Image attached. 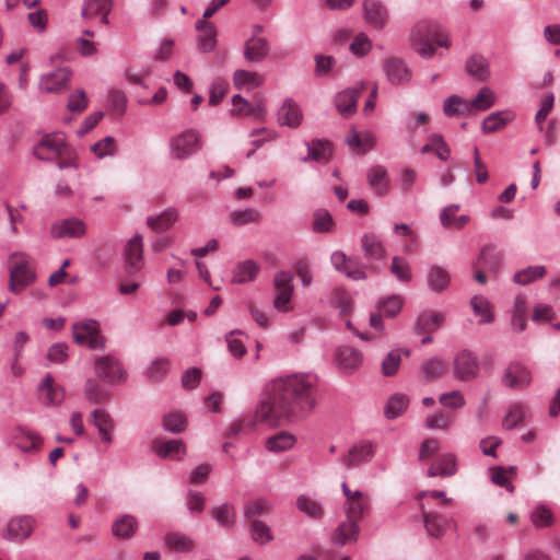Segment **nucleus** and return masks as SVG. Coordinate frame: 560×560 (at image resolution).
Returning a JSON list of instances; mask_svg holds the SVG:
<instances>
[{
  "label": "nucleus",
  "mask_w": 560,
  "mask_h": 560,
  "mask_svg": "<svg viewBox=\"0 0 560 560\" xmlns=\"http://www.w3.org/2000/svg\"><path fill=\"white\" fill-rule=\"evenodd\" d=\"M546 275L545 266H529L517 271L513 280L515 283L526 285L533 281L541 279Z\"/></svg>",
  "instance_id": "nucleus-44"
},
{
  "label": "nucleus",
  "mask_w": 560,
  "mask_h": 560,
  "mask_svg": "<svg viewBox=\"0 0 560 560\" xmlns=\"http://www.w3.org/2000/svg\"><path fill=\"white\" fill-rule=\"evenodd\" d=\"M307 145V156L303 158V162H307L308 160H313L316 162L326 161L331 156V145L328 141L324 140H313L312 142H306Z\"/></svg>",
  "instance_id": "nucleus-40"
},
{
  "label": "nucleus",
  "mask_w": 560,
  "mask_h": 560,
  "mask_svg": "<svg viewBox=\"0 0 560 560\" xmlns=\"http://www.w3.org/2000/svg\"><path fill=\"white\" fill-rule=\"evenodd\" d=\"M298 509L312 518H319L323 514L322 506L315 500L300 495L296 500Z\"/></svg>",
  "instance_id": "nucleus-59"
},
{
  "label": "nucleus",
  "mask_w": 560,
  "mask_h": 560,
  "mask_svg": "<svg viewBox=\"0 0 560 560\" xmlns=\"http://www.w3.org/2000/svg\"><path fill=\"white\" fill-rule=\"evenodd\" d=\"M196 28L199 31L197 38V48L199 51L209 54L215 49L217 46V30L212 22L206 20H198Z\"/></svg>",
  "instance_id": "nucleus-17"
},
{
  "label": "nucleus",
  "mask_w": 560,
  "mask_h": 560,
  "mask_svg": "<svg viewBox=\"0 0 560 560\" xmlns=\"http://www.w3.org/2000/svg\"><path fill=\"white\" fill-rule=\"evenodd\" d=\"M86 399L93 404H100L106 398V394L102 386L94 380H88L84 386Z\"/></svg>",
  "instance_id": "nucleus-64"
},
{
  "label": "nucleus",
  "mask_w": 560,
  "mask_h": 560,
  "mask_svg": "<svg viewBox=\"0 0 560 560\" xmlns=\"http://www.w3.org/2000/svg\"><path fill=\"white\" fill-rule=\"evenodd\" d=\"M448 371V363L439 357L424 361L421 365V373L425 382L443 377Z\"/></svg>",
  "instance_id": "nucleus-33"
},
{
  "label": "nucleus",
  "mask_w": 560,
  "mask_h": 560,
  "mask_svg": "<svg viewBox=\"0 0 560 560\" xmlns=\"http://www.w3.org/2000/svg\"><path fill=\"white\" fill-rule=\"evenodd\" d=\"M164 430L172 433H180L187 428V420L180 412H170L163 417Z\"/></svg>",
  "instance_id": "nucleus-55"
},
{
  "label": "nucleus",
  "mask_w": 560,
  "mask_h": 560,
  "mask_svg": "<svg viewBox=\"0 0 560 560\" xmlns=\"http://www.w3.org/2000/svg\"><path fill=\"white\" fill-rule=\"evenodd\" d=\"M453 373L455 378L462 382L475 380L479 373L477 357L468 350L458 352L453 361Z\"/></svg>",
  "instance_id": "nucleus-7"
},
{
  "label": "nucleus",
  "mask_w": 560,
  "mask_h": 560,
  "mask_svg": "<svg viewBox=\"0 0 560 560\" xmlns=\"http://www.w3.org/2000/svg\"><path fill=\"white\" fill-rule=\"evenodd\" d=\"M373 454V445L370 442L362 441L349 450L348 455L343 458V464L347 468L357 467L371 460Z\"/></svg>",
  "instance_id": "nucleus-22"
},
{
  "label": "nucleus",
  "mask_w": 560,
  "mask_h": 560,
  "mask_svg": "<svg viewBox=\"0 0 560 560\" xmlns=\"http://www.w3.org/2000/svg\"><path fill=\"white\" fill-rule=\"evenodd\" d=\"M470 305L475 315L480 316V325L493 322V314L490 310V304L487 299L481 295H476L471 299Z\"/></svg>",
  "instance_id": "nucleus-45"
},
{
  "label": "nucleus",
  "mask_w": 560,
  "mask_h": 560,
  "mask_svg": "<svg viewBox=\"0 0 560 560\" xmlns=\"http://www.w3.org/2000/svg\"><path fill=\"white\" fill-rule=\"evenodd\" d=\"M177 218V211L173 208H168L159 215L148 217L147 224L154 232L161 233L170 229L176 222Z\"/></svg>",
  "instance_id": "nucleus-39"
},
{
  "label": "nucleus",
  "mask_w": 560,
  "mask_h": 560,
  "mask_svg": "<svg viewBox=\"0 0 560 560\" xmlns=\"http://www.w3.org/2000/svg\"><path fill=\"white\" fill-rule=\"evenodd\" d=\"M33 154L44 162H50L69 155L66 137L58 132L43 136L34 147Z\"/></svg>",
  "instance_id": "nucleus-4"
},
{
  "label": "nucleus",
  "mask_w": 560,
  "mask_h": 560,
  "mask_svg": "<svg viewBox=\"0 0 560 560\" xmlns=\"http://www.w3.org/2000/svg\"><path fill=\"white\" fill-rule=\"evenodd\" d=\"M465 71L477 81H486L490 77L489 62L481 55H472L466 60Z\"/></svg>",
  "instance_id": "nucleus-30"
},
{
  "label": "nucleus",
  "mask_w": 560,
  "mask_h": 560,
  "mask_svg": "<svg viewBox=\"0 0 560 560\" xmlns=\"http://www.w3.org/2000/svg\"><path fill=\"white\" fill-rule=\"evenodd\" d=\"M495 96L491 89L483 86L478 94L469 102L470 107H475L476 112H483L494 105Z\"/></svg>",
  "instance_id": "nucleus-49"
},
{
  "label": "nucleus",
  "mask_w": 560,
  "mask_h": 560,
  "mask_svg": "<svg viewBox=\"0 0 560 560\" xmlns=\"http://www.w3.org/2000/svg\"><path fill=\"white\" fill-rule=\"evenodd\" d=\"M361 248L368 260L377 261L386 257V249L383 242L381 237L374 233H364L362 235Z\"/></svg>",
  "instance_id": "nucleus-19"
},
{
  "label": "nucleus",
  "mask_w": 560,
  "mask_h": 560,
  "mask_svg": "<svg viewBox=\"0 0 560 560\" xmlns=\"http://www.w3.org/2000/svg\"><path fill=\"white\" fill-rule=\"evenodd\" d=\"M383 70L393 84H402L410 80V71L404 60L389 57L383 61Z\"/></svg>",
  "instance_id": "nucleus-15"
},
{
  "label": "nucleus",
  "mask_w": 560,
  "mask_h": 560,
  "mask_svg": "<svg viewBox=\"0 0 560 560\" xmlns=\"http://www.w3.org/2000/svg\"><path fill=\"white\" fill-rule=\"evenodd\" d=\"M444 322V315L441 312L433 313H422L419 315L416 325L415 331L417 334H431L438 330Z\"/></svg>",
  "instance_id": "nucleus-37"
},
{
  "label": "nucleus",
  "mask_w": 560,
  "mask_h": 560,
  "mask_svg": "<svg viewBox=\"0 0 560 560\" xmlns=\"http://www.w3.org/2000/svg\"><path fill=\"white\" fill-rule=\"evenodd\" d=\"M331 214L326 209H317L313 214V231L315 233H328L334 228Z\"/></svg>",
  "instance_id": "nucleus-52"
},
{
  "label": "nucleus",
  "mask_w": 560,
  "mask_h": 560,
  "mask_svg": "<svg viewBox=\"0 0 560 560\" xmlns=\"http://www.w3.org/2000/svg\"><path fill=\"white\" fill-rule=\"evenodd\" d=\"M95 373L108 383L120 382L125 377V371L120 363L110 355L98 358L95 361Z\"/></svg>",
  "instance_id": "nucleus-14"
},
{
  "label": "nucleus",
  "mask_w": 560,
  "mask_h": 560,
  "mask_svg": "<svg viewBox=\"0 0 560 560\" xmlns=\"http://www.w3.org/2000/svg\"><path fill=\"white\" fill-rule=\"evenodd\" d=\"M125 268L127 273L133 275L143 267V244L140 235H135L124 248Z\"/></svg>",
  "instance_id": "nucleus-11"
},
{
  "label": "nucleus",
  "mask_w": 560,
  "mask_h": 560,
  "mask_svg": "<svg viewBox=\"0 0 560 560\" xmlns=\"http://www.w3.org/2000/svg\"><path fill=\"white\" fill-rule=\"evenodd\" d=\"M210 513L217 523L225 529H231L235 525L236 512L234 506L229 503L212 508Z\"/></svg>",
  "instance_id": "nucleus-41"
},
{
  "label": "nucleus",
  "mask_w": 560,
  "mask_h": 560,
  "mask_svg": "<svg viewBox=\"0 0 560 560\" xmlns=\"http://www.w3.org/2000/svg\"><path fill=\"white\" fill-rule=\"evenodd\" d=\"M422 517L428 535L434 538H441L451 527H455L456 523L452 517H446L435 512H427L421 505Z\"/></svg>",
  "instance_id": "nucleus-13"
},
{
  "label": "nucleus",
  "mask_w": 560,
  "mask_h": 560,
  "mask_svg": "<svg viewBox=\"0 0 560 560\" xmlns=\"http://www.w3.org/2000/svg\"><path fill=\"white\" fill-rule=\"evenodd\" d=\"M409 399L404 394H394L389 397L384 413L387 419L399 417L408 407Z\"/></svg>",
  "instance_id": "nucleus-43"
},
{
  "label": "nucleus",
  "mask_w": 560,
  "mask_h": 560,
  "mask_svg": "<svg viewBox=\"0 0 560 560\" xmlns=\"http://www.w3.org/2000/svg\"><path fill=\"white\" fill-rule=\"evenodd\" d=\"M39 399L46 406H57L65 398L63 388L56 385L50 374H47L38 386Z\"/></svg>",
  "instance_id": "nucleus-16"
},
{
  "label": "nucleus",
  "mask_w": 560,
  "mask_h": 560,
  "mask_svg": "<svg viewBox=\"0 0 560 560\" xmlns=\"http://www.w3.org/2000/svg\"><path fill=\"white\" fill-rule=\"evenodd\" d=\"M512 326L517 331H523L526 327V301L523 295H517L514 300Z\"/></svg>",
  "instance_id": "nucleus-46"
},
{
  "label": "nucleus",
  "mask_w": 560,
  "mask_h": 560,
  "mask_svg": "<svg viewBox=\"0 0 560 560\" xmlns=\"http://www.w3.org/2000/svg\"><path fill=\"white\" fill-rule=\"evenodd\" d=\"M72 72L69 68H59L40 78L39 88L46 93H60L69 88Z\"/></svg>",
  "instance_id": "nucleus-12"
},
{
  "label": "nucleus",
  "mask_w": 560,
  "mask_h": 560,
  "mask_svg": "<svg viewBox=\"0 0 560 560\" xmlns=\"http://www.w3.org/2000/svg\"><path fill=\"white\" fill-rule=\"evenodd\" d=\"M352 55L357 57L366 56L372 49V40L364 32L358 33L349 47Z\"/></svg>",
  "instance_id": "nucleus-56"
},
{
  "label": "nucleus",
  "mask_w": 560,
  "mask_h": 560,
  "mask_svg": "<svg viewBox=\"0 0 560 560\" xmlns=\"http://www.w3.org/2000/svg\"><path fill=\"white\" fill-rule=\"evenodd\" d=\"M337 362L343 371L351 373L355 371L362 363V354L357 349L345 346L339 348L337 352Z\"/></svg>",
  "instance_id": "nucleus-29"
},
{
  "label": "nucleus",
  "mask_w": 560,
  "mask_h": 560,
  "mask_svg": "<svg viewBox=\"0 0 560 560\" xmlns=\"http://www.w3.org/2000/svg\"><path fill=\"white\" fill-rule=\"evenodd\" d=\"M502 253L493 245H486L481 248L478 258L474 261L472 268H481L488 272L497 273L501 267Z\"/></svg>",
  "instance_id": "nucleus-18"
},
{
  "label": "nucleus",
  "mask_w": 560,
  "mask_h": 560,
  "mask_svg": "<svg viewBox=\"0 0 560 560\" xmlns=\"http://www.w3.org/2000/svg\"><path fill=\"white\" fill-rule=\"evenodd\" d=\"M112 0H85L82 7L81 15L84 19H94L100 15V12L106 10L110 12Z\"/></svg>",
  "instance_id": "nucleus-51"
},
{
  "label": "nucleus",
  "mask_w": 560,
  "mask_h": 560,
  "mask_svg": "<svg viewBox=\"0 0 560 560\" xmlns=\"http://www.w3.org/2000/svg\"><path fill=\"white\" fill-rule=\"evenodd\" d=\"M366 268L368 266L363 264L358 257L348 256L347 265L341 272L355 281L365 280L368 278Z\"/></svg>",
  "instance_id": "nucleus-50"
},
{
  "label": "nucleus",
  "mask_w": 560,
  "mask_h": 560,
  "mask_svg": "<svg viewBox=\"0 0 560 560\" xmlns=\"http://www.w3.org/2000/svg\"><path fill=\"white\" fill-rule=\"evenodd\" d=\"M14 445L24 453L38 452L43 440L36 433L19 428L13 438Z\"/></svg>",
  "instance_id": "nucleus-23"
},
{
  "label": "nucleus",
  "mask_w": 560,
  "mask_h": 560,
  "mask_svg": "<svg viewBox=\"0 0 560 560\" xmlns=\"http://www.w3.org/2000/svg\"><path fill=\"white\" fill-rule=\"evenodd\" d=\"M404 300L400 295H390L380 300L376 308L380 313L387 317H395L401 310Z\"/></svg>",
  "instance_id": "nucleus-48"
},
{
  "label": "nucleus",
  "mask_w": 560,
  "mask_h": 560,
  "mask_svg": "<svg viewBox=\"0 0 560 560\" xmlns=\"http://www.w3.org/2000/svg\"><path fill=\"white\" fill-rule=\"evenodd\" d=\"M10 261L8 289L19 294L36 280V273L24 254L13 253Z\"/></svg>",
  "instance_id": "nucleus-3"
},
{
  "label": "nucleus",
  "mask_w": 560,
  "mask_h": 560,
  "mask_svg": "<svg viewBox=\"0 0 560 560\" xmlns=\"http://www.w3.org/2000/svg\"><path fill=\"white\" fill-rule=\"evenodd\" d=\"M138 529V522L135 516L126 514L116 520L113 524V534L119 539L131 538Z\"/></svg>",
  "instance_id": "nucleus-38"
},
{
  "label": "nucleus",
  "mask_w": 560,
  "mask_h": 560,
  "mask_svg": "<svg viewBox=\"0 0 560 560\" xmlns=\"http://www.w3.org/2000/svg\"><path fill=\"white\" fill-rule=\"evenodd\" d=\"M401 363V353L400 350L395 349L386 354V357L382 361V374L384 376H393L397 373Z\"/></svg>",
  "instance_id": "nucleus-57"
},
{
  "label": "nucleus",
  "mask_w": 560,
  "mask_h": 560,
  "mask_svg": "<svg viewBox=\"0 0 560 560\" xmlns=\"http://www.w3.org/2000/svg\"><path fill=\"white\" fill-rule=\"evenodd\" d=\"M358 97L355 89H347L336 95L335 105L341 116L349 117L355 113Z\"/></svg>",
  "instance_id": "nucleus-28"
},
{
  "label": "nucleus",
  "mask_w": 560,
  "mask_h": 560,
  "mask_svg": "<svg viewBox=\"0 0 560 560\" xmlns=\"http://www.w3.org/2000/svg\"><path fill=\"white\" fill-rule=\"evenodd\" d=\"M457 471L456 457L452 453H446L441 456L439 462L431 464L428 468L427 475L429 477H451Z\"/></svg>",
  "instance_id": "nucleus-26"
},
{
  "label": "nucleus",
  "mask_w": 560,
  "mask_h": 560,
  "mask_svg": "<svg viewBox=\"0 0 560 560\" xmlns=\"http://www.w3.org/2000/svg\"><path fill=\"white\" fill-rule=\"evenodd\" d=\"M267 38L253 35L244 45V58L249 62H259L269 54Z\"/></svg>",
  "instance_id": "nucleus-21"
},
{
  "label": "nucleus",
  "mask_w": 560,
  "mask_h": 560,
  "mask_svg": "<svg viewBox=\"0 0 560 560\" xmlns=\"http://www.w3.org/2000/svg\"><path fill=\"white\" fill-rule=\"evenodd\" d=\"M241 334H242V331L236 329V330L230 331L225 336L228 349H229L230 353L236 359L242 358L246 353V347H245L244 342L236 337V335H241Z\"/></svg>",
  "instance_id": "nucleus-62"
},
{
  "label": "nucleus",
  "mask_w": 560,
  "mask_h": 560,
  "mask_svg": "<svg viewBox=\"0 0 560 560\" xmlns=\"http://www.w3.org/2000/svg\"><path fill=\"white\" fill-rule=\"evenodd\" d=\"M85 233L86 224L75 217L56 221L50 226V236L55 240L81 238Z\"/></svg>",
  "instance_id": "nucleus-9"
},
{
  "label": "nucleus",
  "mask_w": 560,
  "mask_h": 560,
  "mask_svg": "<svg viewBox=\"0 0 560 560\" xmlns=\"http://www.w3.org/2000/svg\"><path fill=\"white\" fill-rule=\"evenodd\" d=\"M234 85L241 89L244 85H249L250 88H257L261 84L260 78L255 73L247 70H236L233 74Z\"/></svg>",
  "instance_id": "nucleus-60"
},
{
  "label": "nucleus",
  "mask_w": 560,
  "mask_h": 560,
  "mask_svg": "<svg viewBox=\"0 0 560 560\" xmlns=\"http://www.w3.org/2000/svg\"><path fill=\"white\" fill-rule=\"evenodd\" d=\"M295 441L296 440L293 434L280 432L267 439L266 448L269 452L281 453L290 450L294 445Z\"/></svg>",
  "instance_id": "nucleus-42"
},
{
  "label": "nucleus",
  "mask_w": 560,
  "mask_h": 560,
  "mask_svg": "<svg viewBox=\"0 0 560 560\" xmlns=\"http://www.w3.org/2000/svg\"><path fill=\"white\" fill-rule=\"evenodd\" d=\"M427 282L433 292H442L447 289L451 282L448 271L441 266H432L428 270Z\"/></svg>",
  "instance_id": "nucleus-36"
},
{
  "label": "nucleus",
  "mask_w": 560,
  "mask_h": 560,
  "mask_svg": "<svg viewBox=\"0 0 560 560\" xmlns=\"http://www.w3.org/2000/svg\"><path fill=\"white\" fill-rule=\"evenodd\" d=\"M233 109L232 114H237L242 116H260L262 115V107L260 105L254 106L248 103L247 100L243 98L241 95H234L232 98Z\"/></svg>",
  "instance_id": "nucleus-53"
},
{
  "label": "nucleus",
  "mask_w": 560,
  "mask_h": 560,
  "mask_svg": "<svg viewBox=\"0 0 560 560\" xmlns=\"http://www.w3.org/2000/svg\"><path fill=\"white\" fill-rule=\"evenodd\" d=\"M358 534L359 526L357 522L347 520L335 529L331 536V542L337 546L354 542L358 539Z\"/></svg>",
  "instance_id": "nucleus-24"
},
{
  "label": "nucleus",
  "mask_w": 560,
  "mask_h": 560,
  "mask_svg": "<svg viewBox=\"0 0 560 560\" xmlns=\"http://www.w3.org/2000/svg\"><path fill=\"white\" fill-rule=\"evenodd\" d=\"M362 16L369 27L381 31L388 23L389 11L386 5L378 0H363Z\"/></svg>",
  "instance_id": "nucleus-8"
},
{
  "label": "nucleus",
  "mask_w": 560,
  "mask_h": 560,
  "mask_svg": "<svg viewBox=\"0 0 560 560\" xmlns=\"http://www.w3.org/2000/svg\"><path fill=\"white\" fill-rule=\"evenodd\" d=\"M389 270L401 282H410L412 279L410 264L404 257L394 256Z\"/></svg>",
  "instance_id": "nucleus-47"
},
{
  "label": "nucleus",
  "mask_w": 560,
  "mask_h": 560,
  "mask_svg": "<svg viewBox=\"0 0 560 560\" xmlns=\"http://www.w3.org/2000/svg\"><path fill=\"white\" fill-rule=\"evenodd\" d=\"M514 119V114L510 110H500L488 115L481 122V130L483 133H492Z\"/></svg>",
  "instance_id": "nucleus-34"
},
{
  "label": "nucleus",
  "mask_w": 560,
  "mask_h": 560,
  "mask_svg": "<svg viewBox=\"0 0 560 560\" xmlns=\"http://www.w3.org/2000/svg\"><path fill=\"white\" fill-rule=\"evenodd\" d=\"M93 424L98 429L102 441L106 444L113 442L112 432L114 430V421L110 415L104 409H95L91 413Z\"/></svg>",
  "instance_id": "nucleus-25"
},
{
  "label": "nucleus",
  "mask_w": 560,
  "mask_h": 560,
  "mask_svg": "<svg viewBox=\"0 0 560 560\" xmlns=\"http://www.w3.org/2000/svg\"><path fill=\"white\" fill-rule=\"evenodd\" d=\"M412 48L423 58H431L435 54V46L448 48L447 36L435 26L419 23L410 34Z\"/></svg>",
  "instance_id": "nucleus-2"
},
{
  "label": "nucleus",
  "mask_w": 560,
  "mask_h": 560,
  "mask_svg": "<svg viewBox=\"0 0 560 560\" xmlns=\"http://www.w3.org/2000/svg\"><path fill=\"white\" fill-rule=\"evenodd\" d=\"M34 526L35 520L32 516H14L8 522L3 538L11 541H23L32 535Z\"/></svg>",
  "instance_id": "nucleus-10"
},
{
  "label": "nucleus",
  "mask_w": 560,
  "mask_h": 560,
  "mask_svg": "<svg viewBox=\"0 0 560 560\" xmlns=\"http://www.w3.org/2000/svg\"><path fill=\"white\" fill-rule=\"evenodd\" d=\"M165 544L170 549L178 552L189 551L192 548V541L185 535L177 533L166 535Z\"/></svg>",
  "instance_id": "nucleus-61"
},
{
  "label": "nucleus",
  "mask_w": 560,
  "mask_h": 560,
  "mask_svg": "<svg viewBox=\"0 0 560 560\" xmlns=\"http://www.w3.org/2000/svg\"><path fill=\"white\" fill-rule=\"evenodd\" d=\"M231 220L236 225L255 223L260 220V213L258 210L252 208L242 211H233L231 213Z\"/></svg>",
  "instance_id": "nucleus-63"
},
{
  "label": "nucleus",
  "mask_w": 560,
  "mask_h": 560,
  "mask_svg": "<svg viewBox=\"0 0 560 560\" xmlns=\"http://www.w3.org/2000/svg\"><path fill=\"white\" fill-rule=\"evenodd\" d=\"M318 378L312 373H294L272 381L261 399L256 418L268 425L294 421L310 415L317 405Z\"/></svg>",
  "instance_id": "nucleus-1"
},
{
  "label": "nucleus",
  "mask_w": 560,
  "mask_h": 560,
  "mask_svg": "<svg viewBox=\"0 0 560 560\" xmlns=\"http://www.w3.org/2000/svg\"><path fill=\"white\" fill-rule=\"evenodd\" d=\"M259 271V266L256 261L247 259L238 262L232 271L233 283H246L253 281Z\"/></svg>",
  "instance_id": "nucleus-35"
},
{
  "label": "nucleus",
  "mask_w": 560,
  "mask_h": 560,
  "mask_svg": "<svg viewBox=\"0 0 560 560\" xmlns=\"http://www.w3.org/2000/svg\"><path fill=\"white\" fill-rule=\"evenodd\" d=\"M154 448L161 458L182 460L186 454V446L182 440H170L167 442H155Z\"/></svg>",
  "instance_id": "nucleus-32"
},
{
  "label": "nucleus",
  "mask_w": 560,
  "mask_h": 560,
  "mask_svg": "<svg viewBox=\"0 0 560 560\" xmlns=\"http://www.w3.org/2000/svg\"><path fill=\"white\" fill-rule=\"evenodd\" d=\"M369 508V500L361 493L359 498H354L347 502L348 520L355 521L362 517Z\"/></svg>",
  "instance_id": "nucleus-58"
},
{
  "label": "nucleus",
  "mask_w": 560,
  "mask_h": 560,
  "mask_svg": "<svg viewBox=\"0 0 560 560\" xmlns=\"http://www.w3.org/2000/svg\"><path fill=\"white\" fill-rule=\"evenodd\" d=\"M72 335L74 342L79 346H88L90 349L105 347V338L100 334L98 323L94 319L74 323Z\"/></svg>",
  "instance_id": "nucleus-5"
},
{
  "label": "nucleus",
  "mask_w": 560,
  "mask_h": 560,
  "mask_svg": "<svg viewBox=\"0 0 560 560\" xmlns=\"http://www.w3.org/2000/svg\"><path fill=\"white\" fill-rule=\"evenodd\" d=\"M249 532L252 539L260 545L273 540L270 527L262 521L254 520Z\"/></svg>",
  "instance_id": "nucleus-54"
},
{
  "label": "nucleus",
  "mask_w": 560,
  "mask_h": 560,
  "mask_svg": "<svg viewBox=\"0 0 560 560\" xmlns=\"http://www.w3.org/2000/svg\"><path fill=\"white\" fill-rule=\"evenodd\" d=\"M530 382L529 372L520 363L510 364L502 376V383L510 388H523Z\"/></svg>",
  "instance_id": "nucleus-20"
},
{
  "label": "nucleus",
  "mask_w": 560,
  "mask_h": 560,
  "mask_svg": "<svg viewBox=\"0 0 560 560\" xmlns=\"http://www.w3.org/2000/svg\"><path fill=\"white\" fill-rule=\"evenodd\" d=\"M278 121L282 126L298 127L302 121L300 106L291 100H287L278 110Z\"/></svg>",
  "instance_id": "nucleus-27"
},
{
  "label": "nucleus",
  "mask_w": 560,
  "mask_h": 560,
  "mask_svg": "<svg viewBox=\"0 0 560 560\" xmlns=\"http://www.w3.org/2000/svg\"><path fill=\"white\" fill-rule=\"evenodd\" d=\"M173 158L184 160L201 148V138L197 130L187 129L170 140Z\"/></svg>",
  "instance_id": "nucleus-6"
},
{
  "label": "nucleus",
  "mask_w": 560,
  "mask_h": 560,
  "mask_svg": "<svg viewBox=\"0 0 560 560\" xmlns=\"http://www.w3.org/2000/svg\"><path fill=\"white\" fill-rule=\"evenodd\" d=\"M366 179L370 187L378 196H384L388 191L387 171L382 165H374L368 171Z\"/></svg>",
  "instance_id": "nucleus-31"
}]
</instances>
